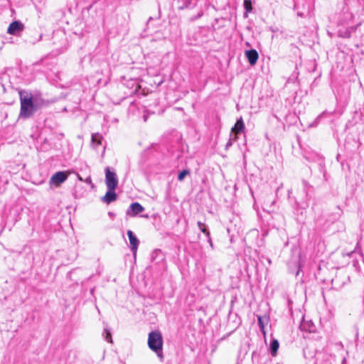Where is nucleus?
Returning a JSON list of instances; mask_svg holds the SVG:
<instances>
[{"mask_svg": "<svg viewBox=\"0 0 364 364\" xmlns=\"http://www.w3.org/2000/svg\"><path fill=\"white\" fill-rule=\"evenodd\" d=\"M23 29V23L19 21H14L9 26L7 33L10 35L18 36Z\"/></svg>", "mask_w": 364, "mask_h": 364, "instance_id": "4", "label": "nucleus"}, {"mask_svg": "<svg viewBox=\"0 0 364 364\" xmlns=\"http://www.w3.org/2000/svg\"><path fill=\"white\" fill-rule=\"evenodd\" d=\"M144 208L138 202L132 203L129 208L127 210L126 213L130 217H134L138 214L142 213Z\"/></svg>", "mask_w": 364, "mask_h": 364, "instance_id": "6", "label": "nucleus"}, {"mask_svg": "<svg viewBox=\"0 0 364 364\" xmlns=\"http://www.w3.org/2000/svg\"><path fill=\"white\" fill-rule=\"evenodd\" d=\"M105 183L107 188L116 189L118 185V179L116 173L111 171L109 167L105 168Z\"/></svg>", "mask_w": 364, "mask_h": 364, "instance_id": "3", "label": "nucleus"}, {"mask_svg": "<svg viewBox=\"0 0 364 364\" xmlns=\"http://www.w3.org/2000/svg\"><path fill=\"white\" fill-rule=\"evenodd\" d=\"M320 116L317 117L316 120H318L320 119Z\"/></svg>", "mask_w": 364, "mask_h": 364, "instance_id": "27", "label": "nucleus"}, {"mask_svg": "<svg viewBox=\"0 0 364 364\" xmlns=\"http://www.w3.org/2000/svg\"><path fill=\"white\" fill-rule=\"evenodd\" d=\"M115 189L107 188L106 194L102 198V202L109 204L117 200V194L114 192Z\"/></svg>", "mask_w": 364, "mask_h": 364, "instance_id": "8", "label": "nucleus"}, {"mask_svg": "<svg viewBox=\"0 0 364 364\" xmlns=\"http://www.w3.org/2000/svg\"><path fill=\"white\" fill-rule=\"evenodd\" d=\"M245 129V124L242 117L238 119L235 124L234 127L232 128V132H235V134H240Z\"/></svg>", "mask_w": 364, "mask_h": 364, "instance_id": "10", "label": "nucleus"}, {"mask_svg": "<svg viewBox=\"0 0 364 364\" xmlns=\"http://www.w3.org/2000/svg\"><path fill=\"white\" fill-rule=\"evenodd\" d=\"M67 178L68 174L63 171H58L52 176L50 180V183L58 186L63 183Z\"/></svg>", "mask_w": 364, "mask_h": 364, "instance_id": "7", "label": "nucleus"}, {"mask_svg": "<svg viewBox=\"0 0 364 364\" xmlns=\"http://www.w3.org/2000/svg\"><path fill=\"white\" fill-rule=\"evenodd\" d=\"M158 257H160L161 259H163L161 251L160 250H155L151 253V260L154 261Z\"/></svg>", "mask_w": 364, "mask_h": 364, "instance_id": "16", "label": "nucleus"}, {"mask_svg": "<svg viewBox=\"0 0 364 364\" xmlns=\"http://www.w3.org/2000/svg\"><path fill=\"white\" fill-rule=\"evenodd\" d=\"M230 145H231V142H230V141H229V142L227 144V146H230Z\"/></svg>", "mask_w": 364, "mask_h": 364, "instance_id": "24", "label": "nucleus"}, {"mask_svg": "<svg viewBox=\"0 0 364 364\" xmlns=\"http://www.w3.org/2000/svg\"><path fill=\"white\" fill-rule=\"evenodd\" d=\"M102 336L107 342L112 343V334L108 328L106 327L104 328Z\"/></svg>", "mask_w": 364, "mask_h": 364, "instance_id": "14", "label": "nucleus"}, {"mask_svg": "<svg viewBox=\"0 0 364 364\" xmlns=\"http://www.w3.org/2000/svg\"><path fill=\"white\" fill-rule=\"evenodd\" d=\"M245 56L251 65H255L259 58L258 53L255 49L246 50Z\"/></svg>", "mask_w": 364, "mask_h": 364, "instance_id": "9", "label": "nucleus"}, {"mask_svg": "<svg viewBox=\"0 0 364 364\" xmlns=\"http://www.w3.org/2000/svg\"><path fill=\"white\" fill-rule=\"evenodd\" d=\"M207 238H208V242L210 244V246L213 248V245L212 240L210 238V233H209V237H207Z\"/></svg>", "mask_w": 364, "mask_h": 364, "instance_id": "21", "label": "nucleus"}, {"mask_svg": "<svg viewBox=\"0 0 364 364\" xmlns=\"http://www.w3.org/2000/svg\"><path fill=\"white\" fill-rule=\"evenodd\" d=\"M258 324L261 329L264 328V323L261 316H258Z\"/></svg>", "mask_w": 364, "mask_h": 364, "instance_id": "20", "label": "nucleus"}, {"mask_svg": "<svg viewBox=\"0 0 364 364\" xmlns=\"http://www.w3.org/2000/svg\"><path fill=\"white\" fill-rule=\"evenodd\" d=\"M18 94L21 103L18 119H29L38 109L40 104L28 91L21 90L18 91Z\"/></svg>", "mask_w": 364, "mask_h": 364, "instance_id": "1", "label": "nucleus"}, {"mask_svg": "<svg viewBox=\"0 0 364 364\" xmlns=\"http://www.w3.org/2000/svg\"><path fill=\"white\" fill-rule=\"evenodd\" d=\"M163 337L159 331H152L148 335L147 344L149 348L154 352L160 361L164 360Z\"/></svg>", "mask_w": 364, "mask_h": 364, "instance_id": "2", "label": "nucleus"}, {"mask_svg": "<svg viewBox=\"0 0 364 364\" xmlns=\"http://www.w3.org/2000/svg\"><path fill=\"white\" fill-rule=\"evenodd\" d=\"M78 178H79L80 180H81V181L82 180V178H81L79 175H78Z\"/></svg>", "mask_w": 364, "mask_h": 364, "instance_id": "26", "label": "nucleus"}, {"mask_svg": "<svg viewBox=\"0 0 364 364\" xmlns=\"http://www.w3.org/2000/svg\"><path fill=\"white\" fill-rule=\"evenodd\" d=\"M203 15V12L202 11H200L197 15L192 16L190 19L191 21H194L197 20L198 18L202 17Z\"/></svg>", "mask_w": 364, "mask_h": 364, "instance_id": "19", "label": "nucleus"}, {"mask_svg": "<svg viewBox=\"0 0 364 364\" xmlns=\"http://www.w3.org/2000/svg\"><path fill=\"white\" fill-rule=\"evenodd\" d=\"M146 119H147L146 117L144 116V119L145 122L146 121Z\"/></svg>", "mask_w": 364, "mask_h": 364, "instance_id": "25", "label": "nucleus"}, {"mask_svg": "<svg viewBox=\"0 0 364 364\" xmlns=\"http://www.w3.org/2000/svg\"><path fill=\"white\" fill-rule=\"evenodd\" d=\"M189 174V171L188 170H183L182 171L179 172L178 175V181H183L184 179V178Z\"/></svg>", "mask_w": 364, "mask_h": 364, "instance_id": "17", "label": "nucleus"}, {"mask_svg": "<svg viewBox=\"0 0 364 364\" xmlns=\"http://www.w3.org/2000/svg\"><path fill=\"white\" fill-rule=\"evenodd\" d=\"M197 225H198V227L200 229V230L202 232H203L206 237H209L210 232L208 230V228H206L205 225L200 221L198 222Z\"/></svg>", "mask_w": 364, "mask_h": 364, "instance_id": "15", "label": "nucleus"}, {"mask_svg": "<svg viewBox=\"0 0 364 364\" xmlns=\"http://www.w3.org/2000/svg\"><path fill=\"white\" fill-rule=\"evenodd\" d=\"M179 1L182 2V5L179 6V9H184L188 8L192 0H178Z\"/></svg>", "mask_w": 364, "mask_h": 364, "instance_id": "18", "label": "nucleus"}, {"mask_svg": "<svg viewBox=\"0 0 364 364\" xmlns=\"http://www.w3.org/2000/svg\"><path fill=\"white\" fill-rule=\"evenodd\" d=\"M102 136L99 133L92 134V143L95 144L96 146L100 145L102 143Z\"/></svg>", "mask_w": 364, "mask_h": 364, "instance_id": "13", "label": "nucleus"}, {"mask_svg": "<svg viewBox=\"0 0 364 364\" xmlns=\"http://www.w3.org/2000/svg\"><path fill=\"white\" fill-rule=\"evenodd\" d=\"M127 236L129 237V240L130 242V249L134 255L136 257V251L139 245V240L135 235V234L130 230H127Z\"/></svg>", "mask_w": 364, "mask_h": 364, "instance_id": "5", "label": "nucleus"}, {"mask_svg": "<svg viewBox=\"0 0 364 364\" xmlns=\"http://www.w3.org/2000/svg\"><path fill=\"white\" fill-rule=\"evenodd\" d=\"M243 6L245 9V12L244 14L245 17H247L249 13H250L252 10V0H244Z\"/></svg>", "mask_w": 364, "mask_h": 364, "instance_id": "12", "label": "nucleus"}, {"mask_svg": "<svg viewBox=\"0 0 364 364\" xmlns=\"http://www.w3.org/2000/svg\"><path fill=\"white\" fill-rule=\"evenodd\" d=\"M141 217L147 218H149V215H141Z\"/></svg>", "mask_w": 364, "mask_h": 364, "instance_id": "22", "label": "nucleus"}, {"mask_svg": "<svg viewBox=\"0 0 364 364\" xmlns=\"http://www.w3.org/2000/svg\"><path fill=\"white\" fill-rule=\"evenodd\" d=\"M298 16H303V14H301V13H298Z\"/></svg>", "mask_w": 364, "mask_h": 364, "instance_id": "23", "label": "nucleus"}, {"mask_svg": "<svg viewBox=\"0 0 364 364\" xmlns=\"http://www.w3.org/2000/svg\"><path fill=\"white\" fill-rule=\"evenodd\" d=\"M279 344L277 340L273 339L270 343V353L272 356H275L277 353Z\"/></svg>", "mask_w": 364, "mask_h": 364, "instance_id": "11", "label": "nucleus"}]
</instances>
